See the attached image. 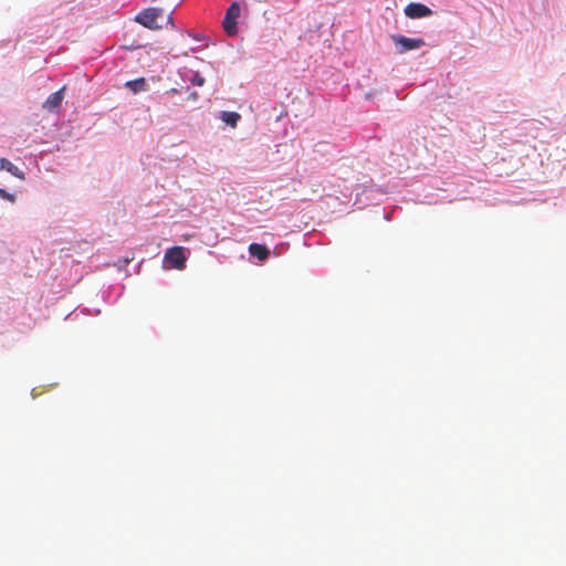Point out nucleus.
Instances as JSON below:
<instances>
[{
	"mask_svg": "<svg viewBox=\"0 0 566 566\" xmlns=\"http://www.w3.org/2000/svg\"><path fill=\"white\" fill-rule=\"evenodd\" d=\"M163 18L164 10L161 8H147L135 17V21L147 29L158 30L161 29V24L158 20Z\"/></svg>",
	"mask_w": 566,
	"mask_h": 566,
	"instance_id": "1",
	"label": "nucleus"
},
{
	"mask_svg": "<svg viewBox=\"0 0 566 566\" xmlns=\"http://www.w3.org/2000/svg\"><path fill=\"white\" fill-rule=\"evenodd\" d=\"M241 8L238 2H232L227 9L222 21L223 29L228 35H235L238 32L237 20L240 17Z\"/></svg>",
	"mask_w": 566,
	"mask_h": 566,
	"instance_id": "2",
	"label": "nucleus"
},
{
	"mask_svg": "<svg viewBox=\"0 0 566 566\" xmlns=\"http://www.w3.org/2000/svg\"><path fill=\"white\" fill-rule=\"evenodd\" d=\"M391 40L394 41V43L396 45L400 46V49L398 50V52L400 54H402L407 51L420 49L421 46H423L426 44L424 40L421 38L411 39V38H407L405 35H400V34L391 35Z\"/></svg>",
	"mask_w": 566,
	"mask_h": 566,
	"instance_id": "3",
	"label": "nucleus"
},
{
	"mask_svg": "<svg viewBox=\"0 0 566 566\" xmlns=\"http://www.w3.org/2000/svg\"><path fill=\"white\" fill-rule=\"evenodd\" d=\"M186 260L185 249L182 247L170 248L165 253V261L177 270H182L186 266Z\"/></svg>",
	"mask_w": 566,
	"mask_h": 566,
	"instance_id": "4",
	"label": "nucleus"
},
{
	"mask_svg": "<svg viewBox=\"0 0 566 566\" xmlns=\"http://www.w3.org/2000/svg\"><path fill=\"white\" fill-rule=\"evenodd\" d=\"M431 13V9L422 3L411 2L405 8V14L410 19L428 17Z\"/></svg>",
	"mask_w": 566,
	"mask_h": 566,
	"instance_id": "5",
	"label": "nucleus"
},
{
	"mask_svg": "<svg viewBox=\"0 0 566 566\" xmlns=\"http://www.w3.org/2000/svg\"><path fill=\"white\" fill-rule=\"evenodd\" d=\"M64 90H65V87L63 86L59 91L49 95L48 98L45 99V102L43 103V108H45L50 112H53L57 107H60L62 104V101L64 98Z\"/></svg>",
	"mask_w": 566,
	"mask_h": 566,
	"instance_id": "6",
	"label": "nucleus"
},
{
	"mask_svg": "<svg viewBox=\"0 0 566 566\" xmlns=\"http://www.w3.org/2000/svg\"><path fill=\"white\" fill-rule=\"evenodd\" d=\"M0 169L1 170H6L8 171L9 174H11L12 176L21 179V180H24L25 179V176H24V172L19 168L17 167L15 165H13L9 159L7 158H1L0 159Z\"/></svg>",
	"mask_w": 566,
	"mask_h": 566,
	"instance_id": "7",
	"label": "nucleus"
},
{
	"mask_svg": "<svg viewBox=\"0 0 566 566\" xmlns=\"http://www.w3.org/2000/svg\"><path fill=\"white\" fill-rule=\"evenodd\" d=\"M249 252L252 256L260 261H265L270 255L269 249L265 245L259 243H251L249 247Z\"/></svg>",
	"mask_w": 566,
	"mask_h": 566,
	"instance_id": "8",
	"label": "nucleus"
},
{
	"mask_svg": "<svg viewBox=\"0 0 566 566\" xmlns=\"http://www.w3.org/2000/svg\"><path fill=\"white\" fill-rule=\"evenodd\" d=\"M221 119L228 125L235 127L241 116L237 112H221Z\"/></svg>",
	"mask_w": 566,
	"mask_h": 566,
	"instance_id": "9",
	"label": "nucleus"
},
{
	"mask_svg": "<svg viewBox=\"0 0 566 566\" xmlns=\"http://www.w3.org/2000/svg\"><path fill=\"white\" fill-rule=\"evenodd\" d=\"M126 87L130 88L134 93H139L146 90V81L144 77L128 81Z\"/></svg>",
	"mask_w": 566,
	"mask_h": 566,
	"instance_id": "10",
	"label": "nucleus"
},
{
	"mask_svg": "<svg viewBox=\"0 0 566 566\" xmlns=\"http://www.w3.org/2000/svg\"><path fill=\"white\" fill-rule=\"evenodd\" d=\"M190 82L193 85L202 86L205 84V77L201 76L198 72H196L192 77L190 78Z\"/></svg>",
	"mask_w": 566,
	"mask_h": 566,
	"instance_id": "11",
	"label": "nucleus"
},
{
	"mask_svg": "<svg viewBox=\"0 0 566 566\" xmlns=\"http://www.w3.org/2000/svg\"><path fill=\"white\" fill-rule=\"evenodd\" d=\"M0 196L2 198H6V199L10 200V201H13V199H14L13 195L7 192L4 189H0Z\"/></svg>",
	"mask_w": 566,
	"mask_h": 566,
	"instance_id": "12",
	"label": "nucleus"
},
{
	"mask_svg": "<svg viewBox=\"0 0 566 566\" xmlns=\"http://www.w3.org/2000/svg\"><path fill=\"white\" fill-rule=\"evenodd\" d=\"M167 23H170L171 27L174 28L172 18L170 15L167 17Z\"/></svg>",
	"mask_w": 566,
	"mask_h": 566,
	"instance_id": "13",
	"label": "nucleus"
},
{
	"mask_svg": "<svg viewBox=\"0 0 566 566\" xmlns=\"http://www.w3.org/2000/svg\"><path fill=\"white\" fill-rule=\"evenodd\" d=\"M190 97L192 99H197L198 98V94L196 92H193V93L190 94Z\"/></svg>",
	"mask_w": 566,
	"mask_h": 566,
	"instance_id": "14",
	"label": "nucleus"
},
{
	"mask_svg": "<svg viewBox=\"0 0 566 566\" xmlns=\"http://www.w3.org/2000/svg\"><path fill=\"white\" fill-rule=\"evenodd\" d=\"M170 93L176 94V93H178V90H177V88H171V90H170Z\"/></svg>",
	"mask_w": 566,
	"mask_h": 566,
	"instance_id": "15",
	"label": "nucleus"
}]
</instances>
